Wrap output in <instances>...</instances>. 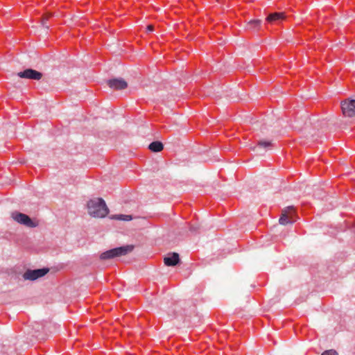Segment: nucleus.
Segmentation results:
<instances>
[{"mask_svg": "<svg viewBox=\"0 0 355 355\" xmlns=\"http://www.w3.org/2000/svg\"><path fill=\"white\" fill-rule=\"evenodd\" d=\"M110 218L112 220L130 221V220H132V215H126V214H115V215L111 216Z\"/></svg>", "mask_w": 355, "mask_h": 355, "instance_id": "nucleus-13", "label": "nucleus"}, {"mask_svg": "<svg viewBox=\"0 0 355 355\" xmlns=\"http://www.w3.org/2000/svg\"><path fill=\"white\" fill-rule=\"evenodd\" d=\"M341 109L344 116H355V99H347L341 102Z\"/></svg>", "mask_w": 355, "mask_h": 355, "instance_id": "nucleus-6", "label": "nucleus"}, {"mask_svg": "<svg viewBox=\"0 0 355 355\" xmlns=\"http://www.w3.org/2000/svg\"><path fill=\"white\" fill-rule=\"evenodd\" d=\"M109 87L113 89H123L128 87V83L123 78H113L107 81Z\"/></svg>", "mask_w": 355, "mask_h": 355, "instance_id": "nucleus-8", "label": "nucleus"}, {"mask_svg": "<svg viewBox=\"0 0 355 355\" xmlns=\"http://www.w3.org/2000/svg\"><path fill=\"white\" fill-rule=\"evenodd\" d=\"M261 19H252L248 21L247 24V28L251 31H258L261 27Z\"/></svg>", "mask_w": 355, "mask_h": 355, "instance_id": "nucleus-11", "label": "nucleus"}, {"mask_svg": "<svg viewBox=\"0 0 355 355\" xmlns=\"http://www.w3.org/2000/svg\"><path fill=\"white\" fill-rule=\"evenodd\" d=\"M50 16H51L50 14L46 15L45 16L43 17V18L42 19V21H41L42 25L46 29L49 28V26L46 24V21L48 20V19L50 17Z\"/></svg>", "mask_w": 355, "mask_h": 355, "instance_id": "nucleus-15", "label": "nucleus"}, {"mask_svg": "<svg viewBox=\"0 0 355 355\" xmlns=\"http://www.w3.org/2000/svg\"><path fill=\"white\" fill-rule=\"evenodd\" d=\"M17 76L21 78L39 80L42 78V73L32 69H27L23 71L17 73Z\"/></svg>", "mask_w": 355, "mask_h": 355, "instance_id": "nucleus-7", "label": "nucleus"}, {"mask_svg": "<svg viewBox=\"0 0 355 355\" xmlns=\"http://www.w3.org/2000/svg\"><path fill=\"white\" fill-rule=\"evenodd\" d=\"M87 206L89 214L94 218H104L109 213V209L101 198L89 200Z\"/></svg>", "mask_w": 355, "mask_h": 355, "instance_id": "nucleus-1", "label": "nucleus"}, {"mask_svg": "<svg viewBox=\"0 0 355 355\" xmlns=\"http://www.w3.org/2000/svg\"><path fill=\"white\" fill-rule=\"evenodd\" d=\"M322 355H338V353L334 350H327L322 354Z\"/></svg>", "mask_w": 355, "mask_h": 355, "instance_id": "nucleus-16", "label": "nucleus"}, {"mask_svg": "<svg viewBox=\"0 0 355 355\" xmlns=\"http://www.w3.org/2000/svg\"><path fill=\"white\" fill-rule=\"evenodd\" d=\"M49 271V268H41L36 270H27L23 275V277L26 280L34 281L38 278L44 277Z\"/></svg>", "mask_w": 355, "mask_h": 355, "instance_id": "nucleus-5", "label": "nucleus"}, {"mask_svg": "<svg viewBox=\"0 0 355 355\" xmlns=\"http://www.w3.org/2000/svg\"><path fill=\"white\" fill-rule=\"evenodd\" d=\"M12 218L19 224L24 225L28 227H35L37 223L33 222L31 218L28 216L19 212H12L11 214Z\"/></svg>", "mask_w": 355, "mask_h": 355, "instance_id": "nucleus-3", "label": "nucleus"}, {"mask_svg": "<svg viewBox=\"0 0 355 355\" xmlns=\"http://www.w3.org/2000/svg\"><path fill=\"white\" fill-rule=\"evenodd\" d=\"M148 148L154 153H158L163 150L164 145L161 141H153L149 144Z\"/></svg>", "mask_w": 355, "mask_h": 355, "instance_id": "nucleus-12", "label": "nucleus"}, {"mask_svg": "<svg viewBox=\"0 0 355 355\" xmlns=\"http://www.w3.org/2000/svg\"><path fill=\"white\" fill-rule=\"evenodd\" d=\"M164 264L167 266H175L180 262L179 254L176 252L169 254L164 259Z\"/></svg>", "mask_w": 355, "mask_h": 355, "instance_id": "nucleus-10", "label": "nucleus"}, {"mask_svg": "<svg viewBox=\"0 0 355 355\" xmlns=\"http://www.w3.org/2000/svg\"><path fill=\"white\" fill-rule=\"evenodd\" d=\"M251 149H252V150L255 151V150H256V149H257V147H255V146H254V147H251Z\"/></svg>", "mask_w": 355, "mask_h": 355, "instance_id": "nucleus-19", "label": "nucleus"}, {"mask_svg": "<svg viewBox=\"0 0 355 355\" xmlns=\"http://www.w3.org/2000/svg\"><path fill=\"white\" fill-rule=\"evenodd\" d=\"M134 246L132 245H128L125 246L113 248L112 250L103 252L101 254L100 258L101 259L104 260L123 256L132 252Z\"/></svg>", "mask_w": 355, "mask_h": 355, "instance_id": "nucleus-2", "label": "nucleus"}, {"mask_svg": "<svg viewBox=\"0 0 355 355\" xmlns=\"http://www.w3.org/2000/svg\"><path fill=\"white\" fill-rule=\"evenodd\" d=\"M295 216V210L293 206L285 207L282 211L279 222L282 225L292 224L294 222L293 216Z\"/></svg>", "mask_w": 355, "mask_h": 355, "instance_id": "nucleus-4", "label": "nucleus"}, {"mask_svg": "<svg viewBox=\"0 0 355 355\" xmlns=\"http://www.w3.org/2000/svg\"><path fill=\"white\" fill-rule=\"evenodd\" d=\"M146 29L148 31H153L154 30V27L153 25H148L147 27H146Z\"/></svg>", "mask_w": 355, "mask_h": 355, "instance_id": "nucleus-17", "label": "nucleus"}, {"mask_svg": "<svg viewBox=\"0 0 355 355\" xmlns=\"http://www.w3.org/2000/svg\"><path fill=\"white\" fill-rule=\"evenodd\" d=\"M198 228H199V227H198V226H192V227H191V231H196Z\"/></svg>", "mask_w": 355, "mask_h": 355, "instance_id": "nucleus-18", "label": "nucleus"}, {"mask_svg": "<svg viewBox=\"0 0 355 355\" xmlns=\"http://www.w3.org/2000/svg\"><path fill=\"white\" fill-rule=\"evenodd\" d=\"M217 1H219V0H216Z\"/></svg>", "mask_w": 355, "mask_h": 355, "instance_id": "nucleus-20", "label": "nucleus"}, {"mask_svg": "<svg viewBox=\"0 0 355 355\" xmlns=\"http://www.w3.org/2000/svg\"><path fill=\"white\" fill-rule=\"evenodd\" d=\"M285 19L286 15L284 12H274L267 17L266 21L270 24H279Z\"/></svg>", "mask_w": 355, "mask_h": 355, "instance_id": "nucleus-9", "label": "nucleus"}, {"mask_svg": "<svg viewBox=\"0 0 355 355\" xmlns=\"http://www.w3.org/2000/svg\"><path fill=\"white\" fill-rule=\"evenodd\" d=\"M272 146V142L270 140H260L258 142V147L267 149Z\"/></svg>", "mask_w": 355, "mask_h": 355, "instance_id": "nucleus-14", "label": "nucleus"}]
</instances>
